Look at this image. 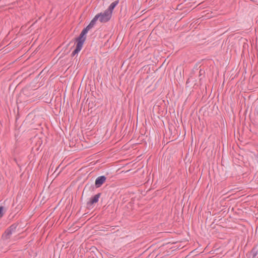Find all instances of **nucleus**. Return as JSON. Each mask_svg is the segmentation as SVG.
Here are the masks:
<instances>
[{
    "mask_svg": "<svg viewBox=\"0 0 258 258\" xmlns=\"http://www.w3.org/2000/svg\"><path fill=\"white\" fill-rule=\"evenodd\" d=\"M106 180V177L104 175H102L98 177L95 182V185L92 184L87 183L86 184L84 189L83 191V194L86 190H89L91 191H93L95 188H98L101 187L102 184L105 182Z\"/></svg>",
    "mask_w": 258,
    "mask_h": 258,
    "instance_id": "f257e3e1",
    "label": "nucleus"
},
{
    "mask_svg": "<svg viewBox=\"0 0 258 258\" xmlns=\"http://www.w3.org/2000/svg\"><path fill=\"white\" fill-rule=\"evenodd\" d=\"M19 224V223H14L7 228L2 235V239L3 241H7L10 239L12 234L16 232Z\"/></svg>",
    "mask_w": 258,
    "mask_h": 258,
    "instance_id": "f03ea898",
    "label": "nucleus"
},
{
    "mask_svg": "<svg viewBox=\"0 0 258 258\" xmlns=\"http://www.w3.org/2000/svg\"><path fill=\"white\" fill-rule=\"evenodd\" d=\"M98 20V16H95L93 19L91 21L89 25L86 27L84 28L81 33L80 34L79 37L81 38L82 39L86 40V34L88 32L92 29L94 26L95 25L96 21Z\"/></svg>",
    "mask_w": 258,
    "mask_h": 258,
    "instance_id": "7ed1b4c3",
    "label": "nucleus"
},
{
    "mask_svg": "<svg viewBox=\"0 0 258 258\" xmlns=\"http://www.w3.org/2000/svg\"><path fill=\"white\" fill-rule=\"evenodd\" d=\"M74 41H75L77 44L75 49L71 54L72 57H74L81 51L85 41V40L79 37V36L75 38Z\"/></svg>",
    "mask_w": 258,
    "mask_h": 258,
    "instance_id": "20e7f679",
    "label": "nucleus"
},
{
    "mask_svg": "<svg viewBox=\"0 0 258 258\" xmlns=\"http://www.w3.org/2000/svg\"><path fill=\"white\" fill-rule=\"evenodd\" d=\"M102 193L99 192L94 196L92 197L89 201L87 202V208L88 209H92L93 208L94 205L98 203L99 201V199L101 196Z\"/></svg>",
    "mask_w": 258,
    "mask_h": 258,
    "instance_id": "39448f33",
    "label": "nucleus"
},
{
    "mask_svg": "<svg viewBox=\"0 0 258 258\" xmlns=\"http://www.w3.org/2000/svg\"><path fill=\"white\" fill-rule=\"evenodd\" d=\"M95 16H98V20L101 23H106L110 20L112 15L105 10L103 13H100Z\"/></svg>",
    "mask_w": 258,
    "mask_h": 258,
    "instance_id": "423d86ee",
    "label": "nucleus"
},
{
    "mask_svg": "<svg viewBox=\"0 0 258 258\" xmlns=\"http://www.w3.org/2000/svg\"><path fill=\"white\" fill-rule=\"evenodd\" d=\"M118 0L114 1L110 5L108 9L106 10L112 15L113 10L115 8V7L118 5Z\"/></svg>",
    "mask_w": 258,
    "mask_h": 258,
    "instance_id": "0eeeda50",
    "label": "nucleus"
},
{
    "mask_svg": "<svg viewBox=\"0 0 258 258\" xmlns=\"http://www.w3.org/2000/svg\"><path fill=\"white\" fill-rule=\"evenodd\" d=\"M6 211V209H5L4 206H0V218H2L4 216Z\"/></svg>",
    "mask_w": 258,
    "mask_h": 258,
    "instance_id": "6e6552de",
    "label": "nucleus"
},
{
    "mask_svg": "<svg viewBox=\"0 0 258 258\" xmlns=\"http://www.w3.org/2000/svg\"><path fill=\"white\" fill-rule=\"evenodd\" d=\"M251 252H253V257H255L257 253V251L255 250V248H252Z\"/></svg>",
    "mask_w": 258,
    "mask_h": 258,
    "instance_id": "1a4fd4ad",
    "label": "nucleus"
},
{
    "mask_svg": "<svg viewBox=\"0 0 258 258\" xmlns=\"http://www.w3.org/2000/svg\"><path fill=\"white\" fill-rule=\"evenodd\" d=\"M202 70H200L199 73H200V74H202Z\"/></svg>",
    "mask_w": 258,
    "mask_h": 258,
    "instance_id": "9d476101",
    "label": "nucleus"
}]
</instances>
